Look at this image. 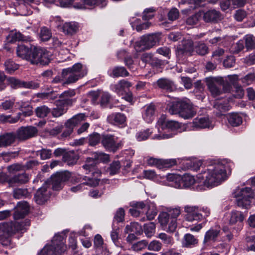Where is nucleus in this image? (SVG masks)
Listing matches in <instances>:
<instances>
[{
    "label": "nucleus",
    "mask_w": 255,
    "mask_h": 255,
    "mask_svg": "<svg viewBox=\"0 0 255 255\" xmlns=\"http://www.w3.org/2000/svg\"><path fill=\"white\" fill-rule=\"evenodd\" d=\"M206 80L209 91L213 97H217L223 93L219 79H215L209 77L207 78Z\"/></svg>",
    "instance_id": "18"
},
{
    "label": "nucleus",
    "mask_w": 255,
    "mask_h": 255,
    "mask_svg": "<svg viewBox=\"0 0 255 255\" xmlns=\"http://www.w3.org/2000/svg\"><path fill=\"white\" fill-rule=\"evenodd\" d=\"M78 30V24L74 22H66L63 26V32L67 34L73 35L77 32Z\"/></svg>",
    "instance_id": "37"
},
{
    "label": "nucleus",
    "mask_w": 255,
    "mask_h": 255,
    "mask_svg": "<svg viewBox=\"0 0 255 255\" xmlns=\"http://www.w3.org/2000/svg\"><path fill=\"white\" fill-rule=\"evenodd\" d=\"M125 210L123 208H120L116 212L114 221H117L118 223L123 222L125 219Z\"/></svg>",
    "instance_id": "64"
},
{
    "label": "nucleus",
    "mask_w": 255,
    "mask_h": 255,
    "mask_svg": "<svg viewBox=\"0 0 255 255\" xmlns=\"http://www.w3.org/2000/svg\"><path fill=\"white\" fill-rule=\"evenodd\" d=\"M226 167L222 164L214 163L202 167L197 178L207 187L217 186L226 177Z\"/></svg>",
    "instance_id": "1"
},
{
    "label": "nucleus",
    "mask_w": 255,
    "mask_h": 255,
    "mask_svg": "<svg viewBox=\"0 0 255 255\" xmlns=\"http://www.w3.org/2000/svg\"><path fill=\"white\" fill-rule=\"evenodd\" d=\"M125 232L126 233H133L136 235H140L143 233V229L141 226L138 223L132 222L126 226Z\"/></svg>",
    "instance_id": "32"
},
{
    "label": "nucleus",
    "mask_w": 255,
    "mask_h": 255,
    "mask_svg": "<svg viewBox=\"0 0 255 255\" xmlns=\"http://www.w3.org/2000/svg\"><path fill=\"white\" fill-rule=\"evenodd\" d=\"M167 110L171 115H178L184 119L192 118L196 114V109L189 100H179L169 104Z\"/></svg>",
    "instance_id": "3"
},
{
    "label": "nucleus",
    "mask_w": 255,
    "mask_h": 255,
    "mask_svg": "<svg viewBox=\"0 0 255 255\" xmlns=\"http://www.w3.org/2000/svg\"><path fill=\"white\" fill-rule=\"evenodd\" d=\"M78 159V155L73 151L66 152L63 156V162L66 163L68 165L75 164Z\"/></svg>",
    "instance_id": "34"
},
{
    "label": "nucleus",
    "mask_w": 255,
    "mask_h": 255,
    "mask_svg": "<svg viewBox=\"0 0 255 255\" xmlns=\"http://www.w3.org/2000/svg\"><path fill=\"white\" fill-rule=\"evenodd\" d=\"M244 21L242 24L244 27H250L255 26V21L252 16L245 10L240 9V21Z\"/></svg>",
    "instance_id": "28"
},
{
    "label": "nucleus",
    "mask_w": 255,
    "mask_h": 255,
    "mask_svg": "<svg viewBox=\"0 0 255 255\" xmlns=\"http://www.w3.org/2000/svg\"><path fill=\"white\" fill-rule=\"evenodd\" d=\"M198 243V240L193 235L190 234H186L184 235L182 242L183 247L192 248L196 246Z\"/></svg>",
    "instance_id": "35"
},
{
    "label": "nucleus",
    "mask_w": 255,
    "mask_h": 255,
    "mask_svg": "<svg viewBox=\"0 0 255 255\" xmlns=\"http://www.w3.org/2000/svg\"><path fill=\"white\" fill-rule=\"evenodd\" d=\"M214 108L219 112L218 114L226 112L230 110L229 101L227 99L222 100H216L214 103Z\"/></svg>",
    "instance_id": "30"
},
{
    "label": "nucleus",
    "mask_w": 255,
    "mask_h": 255,
    "mask_svg": "<svg viewBox=\"0 0 255 255\" xmlns=\"http://www.w3.org/2000/svg\"><path fill=\"white\" fill-rule=\"evenodd\" d=\"M157 214V210L154 205L148 207V210L146 213V216L148 220H153Z\"/></svg>",
    "instance_id": "59"
},
{
    "label": "nucleus",
    "mask_w": 255,
    "mask_h": 255,
    "mask_svg": "<svg viewBox=\"0 0 255 255\" xmlns=\"http://www.w3.org/2000/svg\"><path fill=\"white\" fill-rule=\"evenodd\" d=\"M194 50L199 55H205L208 52V47L204 43L199 42L195 44Z\"/></svg>",
    "instance_id": "48"
},
{
    "label": "nucleus",
    "mask_w": 255,
    "mask_h": 255,
    "mask_svg": "<svg viewBox=\"0 0 255 255\" xmlns=\"http://www.w3.org/2000/svg\"><path fill=\"white\" fill-rule=\"evenodd\" d=\"M109 160L108 154L103 152H95L93 154L92 157L88 158L86 163L83 166V168L89 172H92V174L96 172V165L98 162H107Z\"/></svg>",
    "instance_id": "8"
},
{
    "label": "nucleus",
    "mask_w": 255,
    "mask_h": 255,
    "mask_svg": "<svg viewBox=\"0 0 255 255\" xmlns=\"http://www.w3.org/2000/svg\"><path fill=\"white\" fill-rule=\"evenodd\" d=\"M184 211L186 213L185 219L187 221L192 222L193 221L206 222V218L210 215V210L207 207H203L199 209L198 206H186Z\"/></svg>",
    "instance_id": "6"
},
{
    "label": "nucleus",
    "mask_w": 255,
    "mask_h": 255,
    "mask_svg": "<svg viewBox=\"0 0 255 255\" xmlns=\"http://www.w3.org/2000/svg\"><path fill=\"white\" fill-rule=\"evenodd\" d=\"M111 77L118 78L120 77H125L129 76V73L126 68L123 66H116L114 67L109 74Z\"/></svg>",
    "instance_id": "33"
},
{
    "label": "nucleus",
    "mask_w": 255,
    "mask_h": 255,
    "mask_svg": "<svg viewBox=\"0 0 255 255\" xmlns=\"http://www.w3.org/2000/svg\"><path fill=\"white\" fill-rule=\"evenodd\" d=\"M159 41V35L156 34H149L142 36L140 40L136 42L135 46L139 50H145L151 48Z\"/></svg>",
    "instance_id": "11"
},
{
    "label": "nucleus",
    "mask_w": 255,
    "mask_h": 255,
    "mask_svg": "<svg viewBox=\"0 0 255 255\" xmlns=\"http://www.w3.org/2000/svg\"><path fill=\"white\" fill-rule=\"evenodd\" d=\"M20 113H17L16 116L15 117H12L10 115L6 116L1 114L0 115V122L2 123H15L20 119Z\"/></svg>",
    "instance_id": "47"
},
{
    "label": "nucleus",
    "mask_w": 255,
    "mask_h": 255,
    "mask_svg": "<svg viewBox=\"0 0 255 255\" xmlns=\"http://www.w3.org/2000/svg\"><path fill=\"white\" fill-rule=\"evenodd\" d=\"M149 165L155 166L159 169L168 168L177 164L175 159H161L150 157L147 160Z\"/></svg>",
    "instance_id": "17"
},
{
    "label": "nucleus",
    "mask_w": 255,
    "mask_h": 255,
    "mask_svg": "<svg viewBox=\"0 0 255 255\" xmlns=\"http://www.w3.org/2000/svg\"><path fill=\"white\" fill-rule=\"evenodd\" d=\"M156 108L154 105L150 104L142 108V117L147 123H151L155 118Z\"/></svg>",
    "instance_id": "22"
},
{
    "label": "nucleus",
    "mask_w": 255,
    "mask_h": 255,
    "mask_svg": "<svg viewBox=\"0 0 255 255\" xmlns=\"http://www.w3.org/2000/svg\"><path fill=\"white\" fill-rule=\"evenodd\" d=\"M87 141L90 146H94L102 142V135L97 132H93L87 138Z\"/></svg>",
    "instance_id": "42"
},
{
    "label": "nucleus",
    "mask_w": 255,
    "mask_h": 255,
    "mask_svg": "<svg viewBox=\"0 0 255 255\" xmlns=\"http://www.w3.org/2000/svg\"><path fill=\"white\" fill-rule=\"evenodd\" d=\"M37 131L36 127L27 126L18 128L14 132L16 139L19 141H22L35 136Z\"/></svg>",
    "instance_id": "12"
},
{
    "label": "nucleus",
    "mask_w": 255,
    "mask_h": 255,
    "mask_svg": "<svg viewBox=\"0 0 255 255\" xmlns=\"http://www.w3.org/2000/svg\"><path fill=\"white\" fill-rule=\"evenodd\" d=\"M158 221L161 226L163 228H167V231H168L169 224L170 222V217L167 212H163L159 214L158 217Z\"/></svg>",
    "instance_id": "40"
},
{
    "label": "nucleus",
    "mask_w": 255,
    "mask_h": 255,
    "mask_svg": "<svg viewBox=\"0 0 255 255\" xmlns=\"http://www.w3.org/2000/svg\"><path fill=\"white\" fill-rule=\"evenodd\" d=\"M19 154V150L13 151H4L0 153V157L5 162H8L12 159H14L17 157Z\"/></svg>",
    "instance_id": "46"
},
{
    "label": "nucleus",
    "mask_w": 255,
    "mask_h": 255,
    "mask_svg": "<svg viewBox=\"0 0 255 255\" xmlns=\"http://www.w3.org/2000/svg\"><path fill=\"white\" fill-rule=\"evenodd\" d=\"M20 110L21 112L19 113L21 114V116L23 115L24 117L30 116L33 114L32 107L30 103L27 102H21L20 106Z\"/></svg>",
    "instance_id": "41"
},
{
    "label": "nucleus",
    "mask_w": 255,
    "mask_h": 255,
    "mask_svg": "<svg viewBox=\"0 0 255 255\" xmlns=\"http://www.w3.org/2000/svg\"><path fill=\"white\" fill-rule=\"evenodd\" d=\"M30 224L28 219L23 222L9 221L0 223V233L6 237H10L16 233H23Z\"/></svg>",
    "instance_id": "4"
},
{
    "label": "nucleus",
    "mask_w": 255,
    "mask_h": 255,
    "mask_svg": "<svg viewBox=\"0 0 255 255\" xmlns=\"http://www.w3.org/2000/svg\"><path fill=\"white\" fill-rule=\"evenodd\" d=\"M34 112L36 117L43 119L50 113L51 109L45 105H42L36 108Z\"/></svg>",
    "instance_id": "39"
},
{
    "label": "nucleus",
    "mask_w": 255,
    "mask_h": 255,
    "mask_svg": "<svg viewBox=\"0 0 255 255\" xmlns=\"http://www.w3.org/2000/svg\"><path fill=\"white\" fill-rule=\"evenodd\" d=\"M101 143L107 151L113 153L119 150L123 145L118 137L111 134H102Z\"/></svg>",
    "instance_id": "9"
},
{
    "label": "nucleus",
    "mask_w": 255,
    "mask_h": 255,
    "mask_svg": "<svg viewBox=\"0 0 255 255\" xmlns=\"http://www.w3.org/2000/svg\"><path fill=\"white\" fill-rule=\"evenodd\" d=\"M158 87L168 92H172L176 90L177 87L174 83L167 78H160L156 81Z\"/></svg>",
    "instance_id": "23"
},
{
    "label": "nucleus",
    "mask_w": 255,
    "mask_h": 255,
    "mask_svg": "<svg viewBox=\"0 0 255 255\" xmlns=\"http://www.w3.org/2000/svg\"><path fill=\"white\" fill-rule=\"evenodd\" d=\"M7 85L12 89L24 88V81H21L13 77H9L6 79Z\"/></svg>",
    "instance_id": "44"
},
{
    "label": "nucleus",
    "mask_w": 255,
    "mask_h": 255,
    "mask_svg": "<svg viewBox=\"0 0 255 255\" xmlns=\"http://www.w3.org/2000/svg\"><path fill=\"white\" fill-rule=\"evenodd\" d=\"M36 155L40 156L41 160L49 159L52 156V150L49 149L42 148L36 152Z\"/></svg>",
    "instance_id": "54"
},
{
    "label": "nucleus",
    "mask_w": 255,
    "mask_h": 255,
    "mask_svg": "<svg viewBox=\"0 0 255 255\" xmlns=\"http://www.w3.org/2000/svg\"><path fill=\"white\" fill-rule=\"evenodd\" d=\"M107 120L110 124L119 128H123L127 125V117L121 113H112L108 116Z\"/></svg>",
    "instance_id": "16"
},
{
    "label": "nucleus",
    "mask_w": 255,
    "mask_h": 255,
    "mask_svg": "<svg viewBox=\"0 0 255 255\" xmlns=\"http://www.w3.org/2000/svg\"><path fill=\"white\" fill-rule=\"evenodd\" d=\"M195 182L194 176L189 174H185L182 177L180 184L185 188H189L193 185Z\"/></svg>",
    "instance_id": "45"
},
{
    "label": "nucleus",
    "mask_w": 255,
    "mask_h": 255,
    "mask_svg": "<svg viewBox=\"0 0 255 255\" xmlns=\"http://www.w3.org/2000/svg\"><path fill=\"white\" fill-rule=\"evenodd\" d=\"M158 237L162 241L163 243L167 246L172 245L174 243V240L173 238L165 233L159 234Z\"/></svg>",
    "instance_id": "62"
},
{
    "label": "nucleus",
    "mask_w": 255,
    "mask_h": 255,
    "mask_svg": "<svg viewBox=\"0 0 255 255\" xmlns=\"http://www.w3.org/2000/svg\"><path fill=\"white\" fill-rule=\"evenodd\" d=\"M66 247L64 243H57L54 242L50 246L45 247L43 252L47 251L46 255H51L52 254L60 255L66 251Z\"/></svg>",
    "instance_id": "19"
},
{
    "label": "nucleus",
    "mask_w": 255,
    "mask_h": 255,
    "mask_svg": "<svg viewBox=\"0 0 255 255\" xmlns=\"http://www.w3.org/2000/svg\"><path fill=\"white\" fill-rule=\"evenodd\" d=\"M52 36L50 30L45 26L42 27L39 33V37L41 40L47 41L50 39Z\"/></svg>",
    "instance_id": "53"
},
{
    "label": "nucleus",
    "mask_w": 255,
    "mask_h": 255,
    "mask_svg": "<svg viewBox=\"0 0 255 255\" xmlns=\"http://www.w3.org/2000/svg\"><path fill=\"white\" fill-rule=\"evenodd\" d=\"M86 118L85 114L80 113L67 120L65 124V129L63 131L62 136L64 137L70 136L73 132L74 127L86 121Z\"/></svg>",
    "instance_id": "10"
},
{
    "label": "nucleus",
    "mask_w": 255,
    "mask_h": 255,
    "mask_svg": "<svg viewBox=\"0 0 255 255\" xmlns=\"http://www.w3.org/2000/svg\"><path fill=\"white\" fill-rule=\"evenodd\" d=\"M19 208L15 211L13 214V218L15 220L24 218L27 214L28 203L26 202H19L18 203Z\"/></svg>",
    "instance_id": "29"
},
{
    "label": "nucleus",
    "mask_w": 255,
    "mask_h": 255,
    "mask_svg": "<svg viewBox=\"0 0 255 255\" xmlns=\"http://www.w3.org/2000/svg\"><path fill=\"white\" fill-rule=\"evenodd\" d=\"M16 54L33 65H46L50 62L49 52L40 47L19 45L17 47Z\"/></svg>",
    "instance_id": "2"
},
{
    "label": "nucleus",
    "mask_w": 255,
    "mask_h": 255,
    "mask_svg": "<svg viewBox=\"0 0 255 255\" xmlns=\"http://www.w3.org/2000/svg\"><path fill=\"white\" fill-rule=\"evenodd\" d=\"M209 119L206 117H197L193 121L194 127L201 128L209 127Z\"/></svg>",
    "instance_id": "38"
},
{
    "label": "nucleus",
    "mask_w": 255,
    "mask_h": 255,
    "mask_svg": "<svg viewBox=\"0 0 255 255\" xmlns=\"http://www.w3.org/2000/svg\"><path fill=\"white\" fill-rule=\"evenodd\" d=\"M219 82L220 83L222 92L228 93L230 92L232 88V86L227 80H224L222 78H219Z\"/></svg>",
    "instance_id": "58"
},
{
    "label": "nucleus",
    "mask_w": 255,
    "mask_h": 255,
    "mask_svg": "<svg viewBox=\"0 0 255 255\" xmlns=\"http://www.w3.org/2000/svg\"><path fill=\"white\" fill-rule=\"evenodd\" d=\"M107 4V0H80V3H75L74 7L78 8H82L85 6L96 5L103 8L106 6Z\"/></svg>",
    "instance_id": "24"
},
{
    "label": "nucleus",
    "mask_w": 255,
    "mask_h": 255,
    "mask_svg": "<svg viewBox=\"0 0 255 255\" xmlns=\"http://www.w3.org/2000/svg\"><path fill=\"white\" fill-rule=\"evenodd\" d=\"M5 71L8 73H11L18 69L19 65L11 59L6 60L4 64Z\"/></svg>",
    "instance_id": "51"
},
{
    "label": "nucleus",
    "mask_w": 255,
    "mask_h": 255,
    "mask_svg": "<svg viewBox=\"0 0 255 255\" xmlns=\"http://www.w3.org/2000/svg\"><path fill=\"white\" fill-rule=\"evenodd\" d=\"M148 245V242L146 240L139 241L131 246V249L135 252L140 251L145 249Z\"/></svg>",
    "instance_id": "57"
},
{
    "label": "nucleus",
    "mask_w": 255,
    "mask_h": 255,
    "mask_svg": "<svg viewBox=\"0 0 255 255\" xmlns=\"http://www.w3.org/2000/svg\"><path fill=\"white\" fill-rule=\"evenodd\" d=\"M16 139L14 131L4 132L0 135V147H7L14 144Z\"/></svg>",
    "instance_id": "21"
},
{
    "label": "nucleus",
    "mask_w": 255,
    "mask_h": 255,
    "mask_svg": "<svg viewBox=\"0 0 255 255\" xmlns=\"http://www.w3.org/2000/svg\"><path fill=\"white\" fill-rule=\"evenodd\" d=\"M167 213L170 217L168 231L170 233H173L177 228V218L180 214V210L178 208H175L169 211Z\"/></svg>",
    "instance_id": "26"
},
{
    "label": "nucleus",
    "mask_w": 255,
    "mask_h": 255,
    "mask_svg": "<svg viewBox=\"0 0 255 255\" xmlns=\"http://www.w3.org/2000/svg\"><path fill=\"white\" fill-rule=\"evenodd\" d=\"M30 196V193L26 188H15L13 191V196L14 198L19 199L25 198Z\"/></svg>",
    "instance_id": "43"
},
{
    "label": "nucleus",
    "mask_w": 255,
    "mask_h": 255,
    "mask_svg": "<svg viewBox=\"0 0 255 255\" xmlns=\"http://www.w3.org/2000/svg\"><path fill=\"white\" fill-rule=\"evenodd\" d=\"M83 179L85 180L84 182H83L77 186L71 187L70 189L71 191L73 192L81 191L82 190V188L85 185L96 186L99 184L100 181V179H98L97 178L87 177L86 176H85Z\"/></svg>",
    "instance_id": "25"
},
{
    "label": "nucleus",
    "mask_w": 255,
    "mask_h": 255,
    "mask_svg": "<svg viewBox=\"0 0 255 255\" xmlns=\"http://www.w3.org/2000/svg\"><path fill=\"white\" fill-rule=\"evenodd\" d=\"M179 47L189 55H190L193 49H194L193 43L191 41H185L181 45H180Z\"/></svg>",
    "instance_id": "60"
},
{
    "label": "nucleus",
    "mask_w": 255,
    "mask_h": 255,
    "mask_svg": "<svg viewBox=\"0 0 255 255\" xmlns=\"http://www.w3.org/2000/svg\"><path fill=\"white\" fill-rule=\"evenodd\" d=\"M255 197V193L251 188H243L240 190V206L246 209H250L252 201Z\"/></svg>",
    "instance_id": "13"
},
{
    "label": "nucleus",
    "mask_w": 255,
    "mask_h": 255,
    "mask_svg": "<svg viewBox=\"0 0 255 255\" xmlns=\"http://www.w3.org/2000/svg\"><path fill=\"white\" fill-rule=\"evenodd\" d=\"M121 165L119 161H114L110 164L107 169V171L110 175H114L119 173Z\"/></svg>",
    "instance_id": "49"
},
{
    "label": "nucleus",
    "mask_w": 255,
    "mask_h": 255,
    "mask_svg": "<svg viewBox=\"0 0 255 255\" xmlns=\"http://www.w3.org/2000/svg\"><path fill=\"white\" fill-rule=\"evenodd\" d=\"M71 176V174L68 171L57 172L52 175L47 180L45 184L48 187L51 186V189L55 191H59L62 189L65 182L67 181Z\"/></svg>",
    "instance_id": "7"
},
{
    "label": "nucleus",
    "mask_w": 255,
    "mask_h": 255,
    "mask_svg": "<svg viewBox=\"0 0 255 255\" xmlns=\"http://www.w3.org/2000/svg\"><path fill=\"white\" fill-rule=\"evenodd\" d=\"M86 74V72L83 69L82 64L77 63L72 67L63 69L61 76L65 80L64 84H69L76 82Z\"/></svg>",
    "instance_id": "5"
},
{
    "label": "nucleus",
    "mask_w": 255,
    "mask_h": 255,
    "mask_svg": "<svg viewBox=\"0 0 255 255\" xmlns=\"http://www.w3.org/2000/svg\"><path fill=\"white\" fill-rule=\"evenodd\" d=\"M155 225L153 222H149L144 224L143 230L144 233L147 237H151L155 232Z\"/></svg>",
    "instance_id": "55"
},
{
    "label": "nucleus",
    "mask_w": 255,
    "mask_h": 255,
    "mask_svg": "<svg viewBox=\"0 0 255 255\" xmlns=\"http://www.w3.org/2000/svg\"><path fill=\"white\" fill-rule=\"evenodd\" d=\"M55 104L56 107L53 108L51 110L52 116L54 118H58L62 116L64 113L67 112V108L64 106H58L55 103Z\"/></svg>",
    "instance_id": "50"
},
{
    "label": "nucleus",
    "mask_w": 255,
    "mask_h": 255,
    "mask_svg": "<svg viewBox=\"0 0 255 255\" xmlns=\"http://www.w3.org/2000/svg\"><path fill=\"white\" fill-rule=\"evenodd\" d=\"M245 44L248 49L255 48V37L252 34H247L244 37Z\"/></svg>",
    "instance_id": "52"
},
{
    "label": "nucleus",
    "mask_w": 255,
    "mask_h": 255,
    "mask_svg": "<svg viewBox=\"0 0 255 255\" xmlns=\"http://www.w3.org/2000/svg\"><path fill=\"white\" fill-rule=\"evenodd\" d=\"M76 94L75 90H69L63 92L59 96L60 99L56 100L55 103L60 106H64L67 108L75 102V99H72Z\"/></svg>",
    "instance_id": "14"
},
{
    "label": "nucleus",
    "mask_w": 255,
    "mask_h": 255,
    "mask_svg": "<svg viewBox=\"0 0 255 255\" xmlns=\"http://www.w3.org/2000/svg\"><path fill=\"white\" fill-rule=\"evenodd\" d=\"M50 188L45 184L39 188L35 193L34 197L35 202L39 205L44 204L49 198L51 195Z\"/></svg>",
    "instance_id": "15"
},
{
    "label": "nucleus",
    "mask_w": 255,
    "mask_h": 255,
    "mask_svg": "<svg viewBox=\"0 0 255 255\" xmlns=\"http://www.w3.org/2000/svg\"><path fill=\"white\" fill-rule=\"evenodd\" d=\"M117 57L119 59L124 58V62L125 65L129 69L133 68V60L131 56H128L127 51L125 50H121L117 53Z\"/></svg>",
    "instance_id": "36"
},
{
    "label": "nucleus",
    "mask_w": 255,
    "mask_h": 255,
    "mask_svg": "<svg viewBox=\"0 0 255 255\" xmlns=\"http://www.w3.org/2000/svg\"><path fill=\"white\" fill-rule=\"evenodd\" d=\"M30 177L28 174L25 172L14 175L8 181V184L10 186H19L26 184L29 180Z\"/></svg>",
    "instance_id": "20"
},
{
    "label": "nucleus",
    "mask_w": 255,
    "mask_h": 255,
    "mask_svg": "<svg viewBox=\"0 0 255 255\" xmlns=\"http://www.w3.org/2000/svg\"><path fill=\"white\" fill-rule=\"evenodd\" d=\"M220 230L212 228L210 229L206 233L203 243L206 244L210 242H216L220 235Z\"/></svg>",
    "instance_id": "31"
},
{
    "label": "nucleus",
    "mask_w": 255,
    "mask_h": 255,
    "mask_svg": "<svg viewBox=\"0 0 255 255\" xmlns=\"http://www.w3.org/2000/svg\"><path fill=\"white\" fill-rule=\"evenodd\" d=\"M228 121L233 127H237L239 125V115L238 113H232L228 117Z\"/></svg>",
    "instance_id": "63"
},
{
    "label": "nucleus",
    "mask_w": 255,
    "mask_h": 255,
    "mask_svg": "<svg viewBox=\"0 0 255 255\" xmlns=\"http://www.w3.org/2000/svg\"><path fill=\"white\" fill-rule=\"evenodd\" d=\"M155 9L153 7H150L145 9L142 15V19L144 20H148L152 18L154 16Z\"/></svg>",
    "instance_id": "61"
},
{
    "label": "nucleus",
    "mask_w": 255,
    "mask_h": 255,
    "mask_svg": "<svg viewBox=\"0 0 255 255\" xmlns=\"http://www.w3.org/2000/svg\"><path fill=\"white\" fill-rule=\"evenodd\" d=\"M203 19L206 22H217L221 20V14L215 9L209 10L204 13Z\"/></svg>",
    "instance_id": "27"
},
{
    "label": "nucleus",
    "mask_w": 255,
    "mask_h": 255,
    "mask_svg": "<svg viewBox=\"0 0 255 255\" xmlns=\"http://www.w3.org/2000/svg\"><path fill=\"white\" fill-rule=\"evenodd\" d=\"M152 133V131L151 129L147 128L137 132L136 135V137L138 141H141L147 139Z\"/></svg>",
    "instance_id": "56"
}]
</instances>
